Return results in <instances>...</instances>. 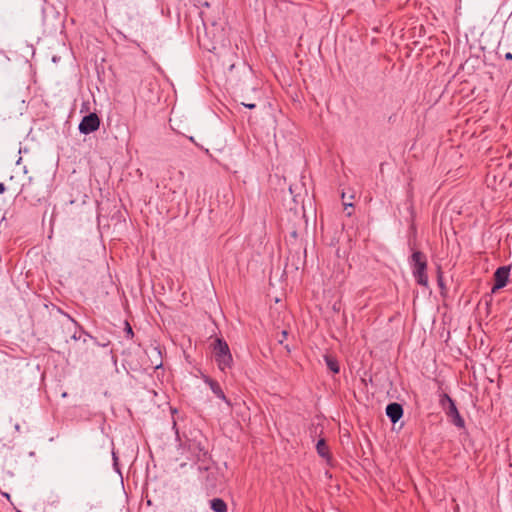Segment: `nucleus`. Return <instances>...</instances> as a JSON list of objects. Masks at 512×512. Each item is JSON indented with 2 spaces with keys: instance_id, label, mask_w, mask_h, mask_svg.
Listing matches in <instances>:
<instances>
[{
  "instance_id": "1",
  "label": "nucleus",
  "mask_w": 512,
  "mask_h": 512,
  "mask_svg": "<svg viewBox=\"0 0 512 512\" xmlns=\"http://www.w3.org/2000/svg\"><path fill=\"white\" fill-rule=\"evenodd\" d=\"M412 275L416 281V283L423 287H428L429 278L427 274V258L424 253L421 251H413L409 260Z\"/></svg>"
},
{
  "instance_id": "2",
  "label": "nucleus",
  "mask_w": 512,
  "mask_h": 512,
  "mask_svg": "<svg viewBox=\"0 0 512 512\" xmlns=\"http://www.w3.org/2000/svg\"><path fill=\"white\" fill-rule=\"evenodd\" d=\"M212 350L218 368L225 372L233 366V357L228 343L222 338H216L212 344Z\"/></svg>"
},
{
  "instance_id": "3",
  "label": "nucleus",
  "mask_w": 512,
  "mask_h": 512,
  "mask_svg": "<svg viewBox=\"0 0 512 512\" xmlns=\"http://www.w3.org/2000/svg\"><path fill=\"white\" fill-rule=\"evenodd\" d=\"M100 126V119L96 113H90L84 116L79 124V131L83 134H90L98 130Z\"/></svg>"
},
{
  "instance_id": "4",
  "label": "nucleus",
  "mask_w": 512,
  "mask_h": 512,
  "mask_svg": "<svg viewBox=\"0 0 512 512\" xmlns=\"http://www.w3.org/2000/svg\"><path fill=\"white\" fill-rule=\"evenodd\" d=\"M447 401L448 404H449V407H448V411H447V415L450 416L452 418V422L455 426L459 427V428H464L465 426V421L464 419L462 418V416L460 415L457 407H456V404L454 402V400L447 394H444L443 395V398L441 400V403L443 404L444 401Z\"/></svg>"
},
{
  "instance_id": "5",
  "label": "nucleus",
  "mask_w": 512,
  "mask_h": 512,
  "mask_svg": "<svg viewBox=\"0 0 512 512\" xmlns=\"http://www.w3.org/2000/svg\"><path fill=\"white\" fill-rule=\"evenodd\" d=\"M510 275V267L509 266H501L494 273V285L492 287V292H495L504 286H506Z\"/></svg>"
},
{
  "instance_id": "6",
  "label": "nucleus",
  "mask_w": 512,
  "mask_h": 512,
  "mask_svg": "<svg viewBox=\"0 0 512 512\" xmlns=\"http://www.w3.org/2000/svg\"><path fill=\"white\" fill-rule=\"evenodd\" d=\"M386 415L390 421L395 424L403 416V407L396 402L390 403L386 407Z\"/></svg>"
},
{
  "instance_id": "7",
  "label": "nucleus",
  "mask_w": 512,
  "mask_h": 512,
  "mask_svg": "<svg viewBox=\"0 0 512 512\" xmlns=\"http://www.w3.org/2000/svg\"><path fill=\"white\" fill-rule=\"evenodd\" d=\"M204 382L210 387V389L212 390V392L214 393V395L223 400L224 402H226L227 404H230L229 400L226 398L220 384L216 381V380H213L212 378L208 377V376H204Z\"/></svg>"
},
{
  "instance_id": "8",
  "label": "nucleus",
  "mask_w": 512,
  "mask_h": 512,
  "mask_svg": "<svg viewBox=\"0 0 512 512\" xmlns=\"http://www.w3.org/2000/svg\"><path fill=\"white\" fill-rule=\"evenodd\" d=\"M316 450L320 457L329 461L331 459V454L328 445L326 444L325 439L321 438L318 440L316 444Z\"/></svg>"
},
{
  "instance_id": "9",
  "label": "nucleus",
  "mask_w": 512,
  "mask_h": 512,
  "mask_svg": "<svg viewBox=\"0 0 512 512\" xmlns=\"http://www.w3.org/2000/svg\"><path fill=\"white\" fill-rule=\"evenodd\" d=\"M210 508L214 512H227L228 510L226 502L221 498H213L210 501Z\"/></svg>"
},
{
  "instance_id": "10",
  "label": "nucleus",
  "mask_w": 512,
  "mask_h": 512,
  "mask_svg": "<svg viewBox=\"0 0 512 512\" xmlns=\"http://www.w3.org/2000/svg\"><path fill=\"white\" fill-rule=\"evenodd\" d=\"M324 359L330 371L333 373H339L340 367L338 361L334 357L326 355Z\"/></svg>"
},
{
  "instance_id": "11",
  "label": "nucleus",
  "mask_w": 512,
  "mask_h": 512,
  "mask_svg": "<svg viewBox=\"0 0 512 512\" xmlns=\"http://www.w3.org/2000/svg\"><path fill=\"white\" fill-rule=\"evenodd\" d=\"M246 108L254 109L256 105L254 103H242Z\"/></svg>"
},
{
  "instance_id": "12",
  "label": "nucleus",
  "mask_w": 512,
  "mask_h": 512,
  "mask_svg": "<svg viewBox=\"0 0 512 512\" xmlns=\"http://www.w3.org/2000/svg\"><path fill=\"white\" fill-rule=\"evenodd\" d=\"M126 325H127V328H126L127 334L130 336H133V330H132L131 326L128 323H126Z\"/></svg>"
},
{
  "instance_id": "13",
  "label": "nucleus",
  "mask_w": 512,
  "mask_h": 512,
  "mask_svg": "<svg viewBox=\"0 0 512 512\" xmlns=\"http://www.w3.org/2000/svg\"><path fill=\"white\" fill-rule=\"evenodd\" d=\"M505 59L506 60H512V53L508 52L505 54Z\"/></svg>"
},
{
  "instance_id": "14",
  "label": "nucleus",
  "mask_w": 512,
  "mask_h": 512,
  "mask_svg": "<svg viewBox=\"0 0 512 512\" xmlns=\"http://www.w3.org/2000/svg\"><path fill=\"white\" fill-rule=\"evenodd\" d=\"M5 191V185L3 183H0V193H3Z\"/></svg>"
},
{
  "instance_id": "15",
  "label": "nucleus",
  "mask_w": 512,
  "mask_h": 512,
  "mask_svg": "<svg viewBox=\"0 0 512 512\" xmlns=\"http://www.w3.org/2000/svg\"><path fill=\"white\" fill-rule=\"evenodd\" d=\"M438 283H439L440 286H442V276H441V274H439Z\"/></svg>"
},
{
  "instance_id": "16",
  "label": "nucleus",
  "mask_w": 512,
  "mask_h": 512,
  "mask_svg": "<svg viewBox=\"0 0 512 512\" xmlns=\"http://www.w3.org/2000/svg\"><path fill=\"white\" fill-rule=\"evenodd\" d=\"M282 336H284V338H287V331H282Z\"/></svg>"
},
{
  "instance_id": "17",
  "label": "nucleus",
  "mask_w": 512,
  "mask_h": 512,
  "mask_svg": "<svg viewBox=\"0 0 512 512\" xmlns=\"http://www.w3.org/2000/svg\"><path fill=\"white\" fill-rule=\"evenodd\" d=\"M15 429H16L17 431H20V425H19V424H16V425H15Z\"/></svg>"
}]
</instances>
